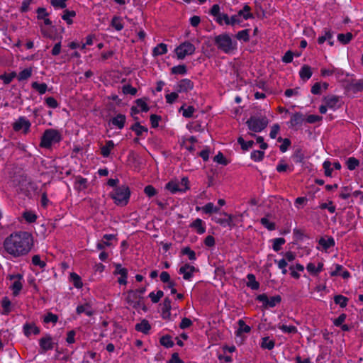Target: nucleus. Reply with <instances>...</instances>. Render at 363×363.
I'll return each mask as SVG.
<instances>
[{"instance_id":"f257e3e1","label":"nucleus","mask_w":363,"mask_h":363,"mask_svg":"<svg viewBox=\"0 0 363 363\" xmlns=\"http://www.w3.org/2000/svg\"><path fill=\"white\" fill-rule=\"evenodd\" d=\"M5 252L14 258L28 255L33 247V235L27 231H16L6 237L3 242Z\"/></svg>"},{"instance_id":"f03ea898","label":"nucleus","mask_w":363,"mask_h":363,"mask_svg":"<svg viewBox=\"0 0 363 363\" xmlns=\"http://www.w3.org/2000/svg\"><path fill=\"white\" fill-rule=\"evenodd\" d=\"M214 42L218 49L226 54L233 53L237 49V43L228 33L216 36Z\"/></svg>"},{"instance_id":"7ed1b4c3","label":"nucleus","mask_w":363,"mask_h":363,"mask_svg":"<svg viewBox=\"0 0 363 363\" xmlns=\"http://www.w3.org/2000/svg\"><path fill=\"white\" fill-rule=\"evenodd\" d=\"M61 140L62 135L58 130L47 129L41 137L40 146L43 148L50 149L52 145L60 142Z\"/></svg>"},{"instance_id":"20e7f679","label":"nucleus","mask_w":363,"mask_h":363,"mask_svg":"<svg viewBox=\"0 0 363 363\" xmlns=\"http://www.w3.org/2000/svg\"><path fill=\"white\" fill-rule=\"evenodd\" d=\"M130 191L126 186H121L116 188L111 193L110 196L117 206H125L129 201Z\"/></svg>"},{"instance_id":"39448f33","label":"nucleus","mask_w":363,"mask_h":363,"mask_svg":"<svg viewBox=\"0 0 363 363\" xmlns=\"http://www.w3.org/2000/svg\"><path fill=\"white\" fill-rule=\"evenodd\" d=\"M6 279L10 281L8 284L12 294L14 296H18L24 283L23 275L19 273L9 274L7 275Z\"/></svg>"},{"instance_id":"423d86ee","label":"nucleus","mask_w":363,"mask_h":363,"mask_svg":"<svg viewBox=\"0 0 363 363\" xmlns=\"http://www.w3.org/2000/svg\"><path fill=\"white\" fill-rule=\"evenodd\" d=\"M165 189L172 194L184 193L189 189V179L183 177L180 181L172 180L166 184Z\"/></svg>"},{"instance_id":"0eeeda50","label":"nucleus","mask_w":363,"mask_h":363,"mask_svg":"<svg viewBox=\"0 0 363 363\" xmlns=\"http://www.w3.org/2000/svg\"><path fill=\"white\" fill-rule=\"evenodd\" d=\"M125 300L128 307L135 309L143 308L144 305L143 303V296L138 294V291L134 290H129L125 293Z\"/></svg>"},{"instance_id":"6e6552de","label":"nucleus","mask_w":363,"mask_h":363,"mask_svg":"<svg viewBox=\"0 0 363 363\" xmlns=\"http://www.w3.org/2000/svg\"><path fill=\"white\" fill-rule=\"evenodd\" d=\"M232 26L240 25L243 21L254 18L253 13L251 12V8L245 4L243 8L238 11L235 15L231 16Z\"/></svg>"},{"instance_id":"1a4fd4ad","label":"nucleus","mask_w":363,"mask_h":363,"mask_svg":"<svg viewBox=\"0 0 363 363\" xmlns=\"http://www.w3.org/2000/svg\"><path fill=\"white\" fill-rule=\"evenodd\" d=\"M246 123L251 131L259 133L267 127L268 120L266 117H251L247 121Z\"/></svg>"},{"instance_id":"9d476101","label":"nucleus","mask_w":363,"mask_h":363,"mask_svg":"<svg viewBox=\"0 0 363 363\" xmlns=\"http://www.w3.org/2000/svg\"><path fill=\"white\" fill-rule=\"evenodd\" d=\"M196 50L195 46L190 42H184L180 44L176 49L175 52L179 60H183L188 55H191Z\"/></svg>"},{"instance_id":"9b49d317","label":"nucleus","mask_w":363,"mask_h":363,"mask_svg":"<svg viewBox=\"0 0 363 363\" xmlns=\"http://www.w3.org/2000/svg\"><path fill=\"white\" fill-rule=\"evenodd\" d=\"M256 299L262 303V307L264 308L275 307L281 301V298L279 295L269 298L266 294L258 295Z\"/></svg>"},{"instance_id":"f8f14e48","label":"nucleus","mask_w":363,"mask_h":363,"mask_svg":"<svg viewBox=\"0 0 363 363\" xmlns=\"http://www.w3.org/2000/svg\"><path fill=\"white\" fill-rule=\"evenodd\" d=\"M115 269L113 275L117 277V282L119 285L125 286L128 284V271L119 263H113Z\"/></svg>"},{"instance_id":"ddd939ff","label":"nucleus","mask_w":363,"mask_h":363,"mask_svg":"<svg viewBox=\"0 0 363 363\" xmlns=\"http://www.w3.org/2000/svg\"><path fill=\"white\" fill-rule=\"evenodd\" d=\"M31 123L26 117H19L13 124V129L15 131H23L24 134L29 132Z\"/></svg>"},{"instance_id":"4468645a","label":"nucleus","mask_w":363,"mask_h":363,"mask_svg":"<svg viewBox=\"0 0 363 363\" xmlns=\"http://www.w3.org/2000/svg\"><path fill=\"white\" fill-rule=\"evenodd\" d=\"M194 86V84L192 81L189 79H183L176 84L174 89L178 93H187L191 91Z\"/></svg>"},{"instance_id":"2eb2a0df","label":"nucleus","mask_w":363,"mask_h":363,"mask_svg":"<svg viewBox=\"0 0 363 363\" xmlns=\"http://www.w3.org/2000/svg\"><path fill=\"white\" fill-rule=\"evenodd\" d=\"M197 269L194 266L189 264H184L180 267L178 272L182 275L184 280L191 281Z\"/></svg>"},{"instance_id":"dca6fc26","label":"nucleus","mask_w":363,"mask_h":363,"mask_svg":"<svg viewBox=\"0 0 363 363\" xmlns=\"http://www.w3.org/2000/svg\"><path fill=\"white\" fill-rule=\"evenodd\" d=\"M39 345L40 350H42L40 353H44L48 350H52L54 347L52 338L49 335L40 338L39 340Z\"/></svg>"},{"instance_id":"f3484780","label":"nucleus","mask_w":363,"mask_h":363,"mask_svg":"<svg viewBox=\"0 0 363 363\" xmlns=\"http://www.w3.org/2000/svg\"><path fill=\"white\" fill-rule=\"evenodd\" d=\"M317 40L318 43L320 45L324 43L326 41L328 42V45H330V46H333V32L329 29H324L323 31V34L318 37Z\"/></svg>"},{"instance_id":"a211bd4d","label":"nucleus","mask_w":363,"mask_h":363,"mask_svg":"<svg viewBox=\"0 0 363 363\" xmlns=\"http://www.w3.org/2000/svg\"><path fill=\"white\" fill-rule=\"evenodd\" d=\"M324 102L328 108L334 111L340 108L341 106L340 98L336 96H329L325 97L324 99Z\"/></svg>"},{"instance_id":"6ab92c4d","label":"nucleus","mask_w":363,"mask_h":363,"mask_svg":"<svg viewBox=\"0 0 363 363\" xmlns=\"http://www.w3.org/2000/svg\"><path fill=\"white\" fill-rule=\"evenodd\" d=\"M116 240V235L113 234H105L103 236L102 240L100 242H98L96 245V247L98 250H104L106 247H111V240Z\"/></svg>"},{"instance_id":"aec40b11","label":"nucleus","mask_w":363,"mask_h":363,"mask_svg":"<svg viewBox=\"0 0 363 363\" xmlns=\"http://www.w3.org/2000/svg\"><path fill=\"white\" fill-rule=\"evenodd\" d=\"M115 143L113 140H106L104 145L100 147L101 155L103 157L107 158L110 156L111 151L115 147Z\"/></svg>"},{"instance_id":"412c9836","label":"nucleus","mask_w":363,"mask_h":363,"mask_svg":"<svg viewBox=\"0 0 363 363\" xmlns=\"http://www.w3.org/2000/svg\"><path fill=\"white\" fill-rule=\"evenodd\" d=\"M323 269V263L320 262L317 264L309 262L306 265V270L312 276H317Z\"/></svg>"},{"instance_id":"4be33fe9","label":"nucleus","mask_w":363,"mask_h":363,"mask_svg":"<svg viewBox=\"0 0 363 363\" xmlns=\"http://www.w3.org/2000/svg\"><path fill=\"white\" fill-rule=\"evenodd\" d=\"M77 314L85 313L87 316H91L94 314V310L90 303L86 302L84 304L77 306L76 308Z\"/></svg>"},{"instance_id":"5701e85b","label":"nucleus","mask_w":363,"mask_h":363,"mask_svg":"<svg viewBox=\"0 0 363 363\" xmlns=\"http://www.w3.org/2000/svg\"><path fill=\"white\" fill-rule=\"evenodd\" d=\"M126 118L123 114H118L114 116L111 121L110 123L116 128L118 129L123 128L125 123Z\"/></svg>"},{"instance_id":"b1692460","label":"nucleus","mask_w":363,"mask_h":363,"mask_svg":"<svg viewBox=\"0 0 363 363\" xmlns=\"http://www.w3.org/2000/svg\"><path fill=\"white\" fill-rule=\"evenodd\" d=\"M190 227L194 228L198 234L202 235L206 232V226L203 221L200 218H196L190 224Z\"/></svg>"},{"instance_id":"393cba45","label":"nucleus","mask_w":363,"mask_h":363,"mask_svg":"<svg viewBox=\"0 0 363 363\" xmlns=\"http://www.w3.org/2000/svg\"><path fill=\"white\" fill-rule=\"evenodd\" d=\"M1 305L2 308V315H9L13 310L12 303L7 296H5L2 298Z\"/></svg>"},{"instance_id":"a878e982","label":"nucleus","mask_w":363,"mask_h":363,"mask_svg":"<svg viewBox=\"0 0 363 363\" xmlns=\"http://www.w3.org/2000/svg\"><path fill=\"white\" fill-rule=\"evenodd\" d=\"M24 335L29 337L30 335H38L40 333V329L35 325L30 323H26L23 327Z\"/></svg>"},{"instance_id":"bb28decb","label":"nucleus","mask_w":363,"mask_h":363,"mask_svg":"<svg viewBox=\"0 0 363 363\" xmlns=\"http://www.w3.org/2000/svg\"><path fill=\"white\" fill-rule=\"evenodd\" d=\"M136 104H137L136 107L132 108L133 113H139L140 111H144V112L148 111L149 107L144 99H137Z\"/></svg>"},{"instance_id":"cd10ccee","label":"nucleus","mask_w":363,"mask_h":363,"mask_svg":"<svg viewBox=\"0 0 363 363\" xmlns=\"http://www.w3.org/2000/svg\"><path fill=\"white\" fill-rule=\"evenodd\" d=\"M87 179L77 177L74 182V189L77 191H83L87 188Z\"/></svg>"},{"instance_id":"c85d7f7f","label":"nucleus","mask_w":363,"mask_h":363,"mask_svg":"<svg viewBox=\"0 0 363 363\" xmlns=\"http://www.w3.org/2000/svg\"><path fill=\"white\" fill-rule=\"evenodd\" d=\"M303 121V115L301 113H296L291 116L289 123L291 126L294 127L301 125Z\"/></svg>"},{"instance_id":"c756f323","label":"nucleus","mask_w":363,"mask_h":363,"mask_svg":"<svg viewBox=\"0 0 363 363\" xmlns=\"http://www.w3.org/2000/svg\"><path fill=\"white\" fill-rule=\"evenodd\" d=\"M312 74L311 68L308 65H303L299 71L300 77L304 81L308 80L311 77Z\"/></svg>"},{"instance_id":"7c9ffc66","label":"nucleus","mask_w":363,"mask_h":363,"mask_svg":"<svg viewBox=\"0 0 363 363\" xmlns=\"http://www.w3.org/2000/svg\"><path fill=\"white\" fill-rule=\"evenodd\" d=\"M151 326L149 322L147 320H143L140 323H137L135 325V330L137 331L141 332L144 334L148 333L150 330Z\"/></svg>"},{"instance_id":"2f4dec72","label":"nucleus","mask_w":363,"mask_h":363,"mask_svg":"<svg viewBox=\"0 0 363 363\" xmlns=\"http://www.w3.org/2000/svg\"><path fill=\"white\" fill-rule=\"evenodd\" d=\"M247 286L252 290H257L259 287V283L256 281L255 276L253 274H248L247 275Z\"/></svg>"},{"instance_id":"473e14b6","label":"nucleus","mask_w":363,"mask_h":363,"mask_svg":"<svg viewBox=\"0 0 363 363\" xmlns=\"http://www.w3.org/2000/svg\"><path fill=\"white\" fill-rule=\"evenodd\" d=\"M69 280L73 286L77 289H81L83 286V283L81 277L75 272H72L69 274Z\"/></svg>"},{"instance_id":"72a5a7b5","label":"nucleus","mask_w":363,"mask_h":363,"mask_svg":"<svg viewBox=\"0 0 363 363\" xmlns=\"http://www.w3.org/2000/svg\"><path fill=\"white\" fill-rule=\"evenodd\" d=\"M232 17H229L228 14L221 13L218 16L215 18L216 21L220 25H228L232 26Z\"/></svg>"},{"instance_id":"f704fd0d","label":"nucleus","mask_w":363,"mask_h":363,"mask_svg":"<svg viewBox=\"0 0 363 363\" xmlns=\"http://www.w3.org/2000/svg\"><path fill=\"white\" fill-rule=\"evenodd\" d=\"M179 111L182 113V116L185 118H189L193 116V114L195 111V108L192 106H189L185 107V105H183L179 109Z\"/></svg>"},{"instance_id":"c9c22d12","label":"nucleus","mask_w":363,"mask_h":363,"mask_svg":"<svg viewBox=\"0 0 363 363\" xmlns=\"http://www.w3.org/2000/svg\"><path fill=\"white\" fill-rule=\"evenodd\" d=\"M111 25L117 31H121L124 28L123 19L119 16H114L111 20Z\"/></svg>"},{"instance_id":"e433bc0d","label":"nucleus","mask_w":363,"mask_h":363,"mask_svg":"<svg viewBox=\"0 0 363 363\" xmlns=\"http://www.w3.org/2000/svg\"><path fill=\"white\" fill-rule=\"evenodd\" d=\"M167 52V46L164 43H160L152 50L154 56L162 55Z\"/></svg>"},{"instance_id":"4c0bfd02","label":"nucleus","mask_w":363,"mask_h":363,"mask_svg":"<svg viewBox=\"0 0 363 363\" xmlns=\"http://www.w3.org/2000/svg\"><path fill=\"white\" fill-rule=\"evenodd\" d=\"M274 341L273 340H271L269 337H264L262 339V342L260 344L262 348L271 350L274 347Z\"/></svg>"},{"instance_id":"58836bf2","label":"nucleus","mask_w":363,"mask_h":363,"mask_svg":"<svg viewBox=\"0 0 363 363\" xmlns=\"http://www.w3.org/2000/svg\"><path fill=\"white\" fill-rule=\"evenodd\" d=\"M76 16L74 11L65 10L62 18L70 25L72 23V18Z\"/></svg>"},{"instance_id":"ea45409f","label":"nucleus","mask_w":363,"mask_h":363,"mask_svg":"<svg viewBox=\"0 0 363 363\" xmlns=\"http://www.w3.org/2000/svg\"><path fill=\"white\" fill-rule=\"evenodd\" d=\"M31 86L33 89L36 90L40 94H45L48 90V86L45 83L39 84L34 82L31 84Z\"/></svg>"},{"instance_id":"a19ab883","label":"nucleus","mask_w":363,"mask_h":363,"mask_svg":"<svg viewBox=\"0 0 363 363\" xmlns=\"http://www.w3.org/2000/svg\"><path fill=\"white\" fill-rule=\"evenodd\" d=\"M131 129L138 136H142L144 133L147 132V128L141 125L139 123H135L133 124L131 127Z\"/></svg>"},{"instance_id":"79ce46f5","label":"nucleus","mask_w":363,"mask_h":363,"mask_svg":"<svg viewBox=\"0 0 363 363\" xmlns=\"http://www.w3.org/2000/svg\"><path fill=\"white\" fill-rule=\"evenodd\" d=\"M352 39V35L351 33H340L337 35V40L338 41L343 44L346 45L349 43L351 40Z\"/></svg>"},{"instance_id":"37998d69","label":"nucleus","mask_w":363,"mask_h":363,"mask_svg":"<svg viewBox=\"0 0 363 363\" xmlns=\"http://www.w3.org/2000/svg\"><path fill=\"white\" fill-rule=\"evenodd\" d=\"M236 38L238 40L247 42L250 40V29L242 30L236 34Z\"/></svg>"},{"instance_id":"c03bdc74","label":"nucleus","mask_w":363,"mask_h":363,"mask_svg":"<svg viewBox=\"0 0 363 363\" xmlns=\"http://www.w3.org/2000/svg\"><path fill=\"white\" fill-rule=\"evenodd\" d=\"M224 215L227 217V218H219L216 220V223L220 224L221 225L224 227H231L232 226V222H233V216L228 213H224Z\"/></svg>"},{"instance_id":"a18cd8bd","label":"nucleus","mask_w":363,"mask_h":363,"mask_svg":"<svg viewBox=\"0 0 363 363\" xmlns=\"http://www.w3.org/2000/svg\"><path fill=\"white\" fill-rule=\"evenodd\" d=\"M32 72L33 70L31 67L24 69L21 72H20L18 75V81L26 80L27 79L31 77Z\"/></svg>"},{"instance_id":"49530a36","label":"nucleus","mask_w":363,"mask_h":363,"mask_svg":"<svg viewBox=\"0 0 363 363\" xmlns=\"http://www.w3.org/2000/svg\"><path fill=\"white\" fill-rule=\"evenodd\" d=\"M239 328L237 330V335H240L242 333H248L250 332V327L245 323L242 320H238Z\"/></svg>"},{"instance_id":"de8ad7c7","label":"nucleus","mask_w":363,"mask_h":363,"mask_svg":"<svg viewBox=\"0 0 363 363\" xmlns=\"http://www.w3.org/2000/svg\"><path fill=\"white\" fill-rule=\"evenodd\" d=\"M286 242V240L283 238H278L272 240V248L275 252H279L281 246Z\"/></svg>"},{"instance_id":"09e8293b","label":"nucleus","mask_w":363,"mask_h":363,"mask_svg":"<svg viewBox=\"0 0 363 363\" xmlns=\"http://www.w3.org/2000/svg\"><path fill=\"white\" fill-rule=\"evenodd\" d=\"M278 328L284 333L288 334H294L296 333L298 330L294 325H279Z\"/></svg>"},{"instance_id":"8fccbe9b","label":"nucleus","mask_w":363,"mask_h":363,"mask_svg":"<svg viewBox=\"0 0 363 363\" xmlns=\"http://www.w3.org/2000/svg\"><path fill=\"white\" fill-rule=\"evenodd\" d=\"M171 72L174 74H186L187 72L186 67L184 65L174 66L171 69Z\"/></svg>"},{"instance_id":"3c124183","label":"nucleus","mask_w":363,"mask_h":363,"mask_svg":"<svg viewBox=\"0 0 363 363\" xmlns=\"http://www.w3.org/2000/svg\"><path fill=\"white\" fill-rule=\"evenodd\" d=\"M319 244L325 249L327 250L335 245L333 238H321L319 240Z\"/></svg>"},{"instance_id":"603ef678","label":"nucleus","mask_w":363,"mask_h":363,"mask_svg":"<svg viewBox=\"0 0 363 363\" xmlns=\"http://www.w3.org/2000/svg\"><path fill=\"white\" fill-rule=\"evenodd\" d=\"M334 301L340 307L344 308L347 306L348 299L342 295H337L334 297Z\"/></svg>"},{"instance_id":"864d4df0","label":"nucleus","mask_w":363,"mask_h":363,"mask_svg":"<svg viewBox=\"0 0 363 363\" xmlns=\"http://www.w3.org/2000/svg\"><path fill=\"white\" fill-rule=\"evenodd\" d=\"M264 152L261 150H254L251 152L250 157L255 162L262 161L264 158Z\"/></svg>"},{"instance_id":"5fc2aeb1","label":"nucleus","mask_w":363,"mask_h":363,"mask_svg":"<svg viewBox=\"0 0 363 363\" xmlns=\"http://www.w3.org/2000/svg\"><path fill=\"white\" fill-rule=\"evenodd\" d=\"M160 342L162 345L167 348L172 347L174 345V342L169 335L162 336L160 340Z\"/></svg>"},{"instance_id":"6e6d98bb","label":"nucleus","mask_w":363,"mask_h":363,"mask_svg":"<svg viewBox=\"0 0 363 363\" xmlns=\"http://www.w3.org/2000/svg\"><path fill=\"white\" fill-rule=\"evenodd\" d=\"M16 77V73L15 72H11L9 74H4L0 76V79L3 80L5 84H10L12 80Z\"/></svg>"},{"instance_id":"4d7b16f0","label":"nucleus","mask_w":363,"mask_h":363,"mask_svg":"<svg viewBox=\"0 0 363 363\" xmlns=\"http://www.w3.org/2000/svg\"><path fill=\"white\" fill-rule=\"evenodd\" d=\"M163 296L164 293L161 290L157 291L156 293L152 291L149 294V297L150 298L152 302L154 303L159 302V301Z\"/></svg>"},{"instance_id":"13d9d810","label":"nucleus","mask_w":363,"mask_h":363,"mask_svg":"<svg viewBox=\"0 0 363 363\" xmlns=\"http://www.w3.org/2000/svg\"><path fill=\"white\" fill-rule=\"evenodd\" d=\"M274 262L277 264L278 268L281 270V273L284 275L286 274V267L288 265V262L286 261V259H281L279 260H274Z\"/></svg>"},{"instance_id":"bf43d9fd","label":"nucleus","mask_w":363,"mask_h":363,"mask_svg":"<svg viewBox=\"0 0 363 363\" xmlns=\"http://www.w3.org/2000/svg\"><path fill=\"white\" fill-rule=\"evenodd\" d=\"M202 211L205 213H216L218 211V208L214 206L213 203H208L202 207Z\"/></svg>"},{"instance_id":"052dcab7","label":"nucleus","mask_w":363,"mask_h":363,"mask_svg":"<svg viewBox=\"0 0 363 363\" xmlns=\"http://www.w3.org/2000/svg\"><path fill=\"white\" fill-rule=\"evenodd\" d=\"M359 160L353 157H350L347 161V166L350 170L355 169L359 166Z\"/></svg>"},{"instance_id":"680f3d73","label":"nucleus","mask_w":363,"mask_h":363,"mask_svg":"<svg viewBox=\"0 0 363 363\" xmlns=\"http://www.w3.org/2000/svg\"><path fill=\"white\" fill-rule=\"evenodd\" d=\"M32 263L35 266H38L40 268L43 269L46 266L45 262L41 260L40 255H35L32 257Z\"/></svg>"},{"instance_id":"e2e57ef3","label":"nucleus","mask_w":363,"mask_h":363,"mask_svg":"<svg viewBox=\"0 0 363 363\" xmlns=\"http://www.w3.org/2000/svg\"><path fill=\"white\" fill-rule=\"evenodd\" d=\"M238 142L241 145L242 149L245 150H247L251 148L254 144L252 140L245 142L242 137L238 138Z\"/></svg>"},{"instance_id":"0e129e2a","label":"nucleus","mask_w":363,"mask_h":363,"mask_svg":"<svg viewBox=\"0 0 363 363\" xmlns=\"http://www.w3.org/2000/svg\"><path fill=\"white\" fill-rule=\"evenodd\" d=\"M178 97H179V93L177 91H173L169 94H167L165 95L166 101H167V103H168L169 104H174L176 101V100L178 99Z\"/></svg>"},{"instance_id":"69168bd1","label":"nucleus","mask_w":363,"mask_h":363,"mask_svg":"<svg viewBox=\"0 0 363 363\" xmlns=\"http://www.w3.org/2000/svg\"><path fill=\"white\" fill-rule=\"evenodd\" d=\"M182 252L183 255H187L190 260H195L196 259L195 252L189 247L183 248Z\"/></svg>"},{"instance_id":"338daca9","label":"nucleus","mask_w":363,"mask_h":363,"mask_svg":"<svg viewBox=\"0 0 363 363\" xmlns=\"http://www.w3.org/2000/svg\"><path fill=\"white\" fill-rule=\"evenodd\" d=\"M58 320V317L57 315L55 314H53L52 313H48L45 317H44V319H43V321L45 323H52L54 324H55Z\"/></svg>"},{"instance_id":"774afa93","label":"nucleus","mask_w":363,"mask_h":363,"mask_svg":"<svg viewBox=\"0 0 363 363\" xmlns=\"http://www.w3.org/2000/svg\"><path fill=\"white\" fill-rule=\"evenodd\" d=\"M23 216L24 219L29 223H33L37 219L36 215L31 211L24 212Z\"/></svg>"}]
</instances>
